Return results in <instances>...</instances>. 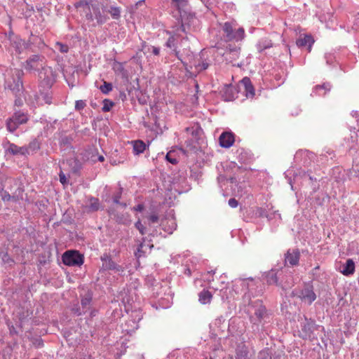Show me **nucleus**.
<instances>
[{
	"label": "nucleus",
	"mask_w": 359,
	"mask_h": 359,
	"mask_svg": "<svg viewBox=\"0 0 359 359\" xmlns=\"http://www.w3.org/2000/svg\"><path fill=\"white\" fill-rule=\"evenodd\" d=\"M114 105V102H112L108 99H104L103 100V107L102 108V110L104 112L109 111Z\"/></svg>",
	"instance_id": "40"
},
{
	"label": "nucleus",
	"mask_w": 359,
	"mask_h": 359,
	"mask_svg": "<svg viewBox=\"0 0 359 359\" xmlns=\"http://www.w3.org/2000/svg\"><path fill=\"white\" fill-rule=\"evenodd\" d=\"M10 179H12L11 177H9V178H6V182L9 184V186H8V189L10 190V191L12 193V191H14L15 189L17 188V187L15 185H14L13 184H11L9 182V180Z\"/></svg>",
	"instance_id": "58"
},
{
	"label": "nucleus",
	"mask_w": 359,
	"mask_h": 359,
	"mask_svg": "<svg viewBox=\"0 0 359 359\" xmlns=\"http://www.w3.org/2000/svg\"><path fill=\"white\" fill-rule=\"evenodd\" d=\"M341 272L344 276H350L355 272V263L351 259H348L346 263L343 265V269Z\"/></svg>",
	"instance_id": "24"
},
{
	"label": "nucleus",
	"mask_w": 359,
	"mask_h": 359,
	"mask_svg": "<svg viewBox=\"0 0 359 359\" xmlns=\"http://www.w3.org/2000/svg\"><path fill=\"white\" fill-rule=\"evenodd\" d=\"M237 282L240 283L241 285L245 287L246 289H248L250 287L249 282L253 283L254 279L252 278H239L237 280Z\"/></svg>",
	"instance_id": "43"
},
{
	"label": "nucleus",
	"mask_w": 359,
	"mask_h": 359,
	"mask_svg": "<svg viewBox=\"0 0 359 359\" xmlns=\"http://www.w3.org/2000/svg\"><path fill=\"white\" fill-rule=\"evenodd\" d=\"M229 181L231 182V183H233H233H234V184H236V183H237V182H238V180H237V179H236V177H230V178H229Z\"/></svg>",
	"instance_id": "61"
},
{
	"label": "nucleus",
	"mask_w": 359,
	"mask_h": 359,
	"mask_svg": "<svg viewBox=\"0 0 359 359\" xmlns=\"http://www.w3.org/2000/svg\"><path fill=\"white\" fill-rule=\"evenodd\" d=\"M145 0H140L139 1H137L135 4V6L137 7V6H141L144 2Z\"/></svg>",
	"instance_id": "62"
},
{
	"label": "nucleus",
	"mask_w": 359,
	"mask_h": 359,
	"mask_svg": "<svg viewBox=\"0 0 359 359\" xmlns=\"http://www.w3.org/2000/svg\"><path fill=\"white\" fill-rule=\"evenodd\" d=\"M23 72L19 69H11L5 74V88L17 95L22 89Z\"/></svg>",
	"instance_id": "1"
},
{
	"label": "nucleus",
	"mask_w": 359,
	"mask_h": 359,
	"mask_svg": "<svg viewBox=\"0 0 359 359\" xmlns=\"http://www.w3.org/2000/svg\"><path fill=\"white\" fill-rule=\"evenodd\" d=\"M134 210L138 212H142L144 210V205L142 204H138L134 208Z\"/></svg>",
	"instance_id": "60"
},
{
	"label": "nucleus",
	"mask_w": 359,
	"mask_h": 359,
	"mask_svg": "<svg viewBox=\"0 0 359 359\" xmlns=\"http://www.w3.org/2000/svg\"><path fill=\"white\" fill-rule=\"evenodd\" d=\"M300 252L298 249L288 250L285 255V264L291 266L299 264Z\"/></svg>",
	"instance_id": "15"
},
{
	"label": "nucleus",
	"mask_w": 359,
	"mask_h": 359,
	"mask_svg": "<svg viewBox=\"0 0 359 359\" xmlns=\"http://www.w3.org/2000/svg\"><path fill=\"white\" fill-rule=\"evenodd\" d=\"M73 138L71 136L62 135L60 139V144L62 147H65V149L70 148L72 149V142Z\"/></svg>",
	"instance_id": "32"
},
{
	"label": "nucleus",
	"mask_w": 359,
	"mask_h": 359,
	"mask_svg": "<svg viewBox=\"0 0 359 359\" xmlns=\"http://www.w3.org/2000/svg\"><path fill=\"white\" fill-rule=\"evenodd\" d=\"M235 50H237L238 52H240L241 48L236 46H233L229 44L226 46V52L224 53V56L226 60H228V56L230 55V53H234Z\"/></svg>",
	"instance_id": "38"
},
{
	"label": "nucleus",
	"mask_w": 359,
	"mask_h": 359,
	"mask_svg": "<svg viewBox=\"0 0 359 359\" xmlns=\"http://www.w3.org/2000/svg\"><path fill=\"white\" fill-rule=\"evenodd\" d=\"M186 130L194 136H197L201 132V128L198 125H194L191 127L187 128Z\"/></svg>",
	"instance_id": "39"
},
{
	"label": "nucleus",
	"mask_w": 359,
	"mask_h": 359,
	"mask_svg": "<svg viewBox=\"0 0 359 359\" xmlns=\"http://www.w3.org/2000/svg\"><path fill=\"white\" fill-rule=\"evenodd\" d=\"M28 150V155L36 152L40 149V144L38 140H34L26 146Z\"/></svg>",
	"instance_id": "33"
},
{
	"label": "nucleus",
	"mask_w": 359,
	"mask_h": 359,
	"mask_svg": "<svg viewBox=\"0 0 359 359\" xmlns=\"http://www.w3.org/2000/svg\"><path fill=\"white\" fill-rule=\"evenodd\" d=\"M210 65V60L204 57V54L201 53L199 57L194 62L190 67H194L196 72H201L208 68Z\"/></svg>",
	"instance_id": "16"
},
{
	"label": "nucleus",
	"mask_w": 359,
	"mask_h": 359,
	"mask_svg": "<svg viewBox=\"0 0 359 359\" xmlns=\"http://www.w3.org/2000/svg\"><path fill=\"white\" fill-rule=\"evenodd\" d=\"M86 19L89 21H93L94 20V15L91 13H87L86 14Z\"/></svg>",
	"instance_id": "59"
},
{
	"label": "nucleus",
	"mask_w": 359,
	"mask_h": 359,
	"mask_svg": "<svg viewBox=\"0 0 359 359\" xmlns=\"http://www.w3.org/2000/svg\"><path fill=\"white\" fill-rule=\"evenodd\" d=\"M144 238H143V242H142L140 244V245H139V247L137 248V251L135 253L136 256H137L138 257H141L142 256V253L143 252L142 248L144 246Z\"/></svg>",
	"instance_id": "56"
},
{
	"label": "nucleus",
	"mask_w": 359,
	"mask_h": 359,
	"mask_svg": "<svg viewBox=\"0 0 359 359\" xmlns=\"http://www.w3.org/2000/svg\"><path fill=\"white\" fill-rule=\"evenodd\" d=\"M72 311L74 313H75L76 316H81L83 313H85V311L82 308L80 307L79 304H75L73 306Z\"/></svg>",
	"instance_id": "46"
},
{
	"label": "nucleus",
	"mask_w": 359,
	"mask_h": 359,
	"mask_svg": "<svg viewBox=\"0 0 359 359\" xmlns=\"http://www.w3.org/2000/svg\"><path fill=\"white\" fill-rule=\"evenodd\" d=\"M241 85L244 87L246 97H252L255 95V89L248 77H244L241 80Z\"/></svg>",
	"instance_id": "22"
},
{
	"label": "nucleus",
	"mask_w": 359,
	"mask_h": 359,
	"mask_svg": "<svg viewBox=\"0 0 359 359\" xmlns=\"http://www.w3.org/2000/svg\"><path fill=\"white\" fill-rule=\"evenodd\" d=\"M240 52L235 50L234 53H230V55L228 56L229 62H232L233 60H237L239 57Z\"/></svg>",
	"instance_id": "52"
},
{
	"label": "nucleus",
	"mask_w": 359,
	"mask_h": 359,
	"mask_svg": "<svg viewBox=\"0 0 359 359\" xmlns=\"http://www.w3.org/2000/svg\"><path fill=\"white\" fill-rule=\"evenodd\" d=\"M166 159L172 164H176L177 163V158L172 156V152H168L166 155Z\"/></svg>",
	"instance_id": "55"
},
{
	"label": "nucleus",
	"mask_w": 359,
	"mask_h": 359,
	"mask_svg": "<svg viewBox=\"0 0 359 359\" xmlns=\"http://www.w3.org/2000/svg\"><path fill=\"white\" fill-rule=\"evenodd\" d=\"M92 302V295L90 293L86 294L81 300V308L86 312L90 308Z\"/></svg>",
	"instance_id": "31"
},
{
	"label": "nucleus",
	"mask_w": 359,
	"mask_h": 359,
	"mask_svg": "<svg viewBox=\"0 0 359 359\" xmlns=\"http://www.w3.org/2000/svg\"><path fill=\"white\" fill-rule=\"evenodd\" d=\"M133 143V152L135 154H140L144 152L146 149L145 143L142 140H136Z\"/></svg>",
	"instance_id": "30"
},
{
	"label": "nucleus",
	"mask_w": 359,
	"mask_h": 359,
	"mask_svg": "<svg viewBox=\"0 0 359 359\" xmlns=\"http://www.w3.org/2000/svg\"><path fill=\"white\" fill-rule=\"evenodd\" d=\"M46 65L45 57L41 55H32L25 61L24 67L29 72H39L43 66Z\"/></svg>",
	"instance_id": "7"
},
{
	"label": "nucleus",
	"mask_w": 359,
	"mask_h": 359,
	"mask_svg": "<svg viewBox=\"0 0 359 359\" xmlns=\"http://www.w3.org/2000/svg\"><path fill=\"white\" fill-rule=\"evenodd\" d=\"M101 8L102 13H106L107 15L109 13L113 19L118 20L121 17V8L108 1L102 2Z\"/></svg>",
	"instance_id": "13"
},
{
	"label": "nucleus",
	"mask_w": 359,
	"mask_h": 359,
	"mask_svg": "<svg viewBox=\"0 0 359 359\" xmlns=\"http://www.w3.org/2000/svg\"><path fill=\"white\" fill-rule=\"evenodd\" d=\"M59 178H60V182L62 185H66L68 184V180L62 171H61L60 172Z\"/></svg>",
	"instance_id": "50"
},
{
	"label": "nucleus",
	"mask_w": 359,
	"mask_h": 359,
	"mask_svg": "<svg viewBox=\"0 0 359 359\" xmlns=\"http://www.w3.org/2000/svg\"><path fill=\"white\" fill-rule=\"evenodd\" d=\"M100 259L102 262V269L104 270L112 271L121 276L125 272V268L123 266L116 264L108 254H103L101 256Z\"/></svg>",
	"instance_id": "8"
},
{
	"label": "nucleus",
	"mask_w": 359,
	"mask_h": 359,
	"mask_svg": "<svg viewBox=\"0 0 359 359\" xmlns=\"http://www.w3.org/2000/svg\"><path fill=\"white\" fill-rule=\"evenodd\" d=\"M62 262L67 266H81L83 263V257L76 251H67L62 255Z\"/></svg>",
	"instance_id": "10"
},
{
	"label": "nucleus",
	"mask_w": 359,
	"mask_h": 359,
	"mask_svg": "<svg viewBox=\"0 0 359 359\" xmlns=\"http://www.w3.org/2000/svg\"><path fill=\"white\" fill-rule=\"evenodd\" d=\"M249 306L254 310V316L251 317V321L254 324L261 323L262 320L269 318L266 307L261 300L251 302Z\"/></svg>",
	"instance_id": "5"
},
{
	"label": "nucleus",
	"mask_w": 359,
	"mask_h": 359,
	"mask_svg": "<svg viewBox=\"0 0 359 359\" xmlns=\"http://www.w3.org/2000/svg\"><path fill=\"white\" fill-rule=\"evenodd\" d=\"M28 43H29V49L32 51L34 50L32 48V46H36L39 49H42L45 46V43L43 39L37 36L32 35V36L28 40Z\"/></svg>",
	"instance_id": "25"
},
{
	"label": "nucleus",
	"mask_w": 359,
	"mask_h": 359,
	"mask_svg": "<svg viewBox=\"0 0 359 359\" xmlns=\"http://www.w3.org/2000/svg\"><path fill=\"white\" fill-rule=\"evenodd\" d=\"M1 259L4 264L11 266L14 264V260L8 255L6 252H1L0 253Z\"/></svg>",
	"instance_id": "35"
},
{
	"label": "nucleus",
	"mask_w": 359,
	"mask_h": 359,
	"mask_svg": "<svg viewBox=\"0 0 359 359\" xmlns=\"http://www.w3.org/2000/svg\"><path fill=\"white\" fill-rule=\"evenodd\" d=\"M28 119V116L26 113L22 111H17L13 114L11 117L7 119V130L11 133H13L16 130L20 125L26 123Z\"/></svg>",
	"instance_id": "6"
},
{
	"label": "nucleus",
	"mask_w": 359,
	"mask_h": 359,
	"mask_svg": "<svg viewBox=\"0 0 359 359\" xmlns=\"http://www.w3.org/2000/svg\"><path fill=\"white\" fill-rule=\"evenodd\" d=\"M223 38L225 41L239 42L245 39V33L243 27H236V24L226 22L222 27Z\"/></svg>",
	"instance_id": "2"
},
{
	"label": "nucleus",
	"mask_w": 359,
	"mask_h": 359,
	"mask_svg": "<svg viewBox=\"0 0 359 359\" xmlns=\"http://www.w3.org/2000/svg\"><path fill=\"white\" fill-rule=\"evenodd\" d=\"M266 281L269 284L273 285V284H277L278 283V277L276 272L273 271H271L269 272L266 276Z\"/></svg>",
	"instance_id": "36"
},
{
	"label": "nucleus",
	"mask_w": 359,
	"mask_h": 359,
	"mask_svg": "<svg viewBox=\"0 0 359 359\" xmlns=\"http://www.w3.org/2000/svg\"><path fill=\"white\" fill-rule=\"evenodd\" d=\"M187 6V1L186 0H180L175 4H174V7H175L180 12V16H182V12L185 11V8Z\"/></svg>",
	"instance_id": "37"
},
{
	"label": "nucleus",
	"mask_w": 359,
	"mask_h": 359,
	"mask_svg": "<svg viewBox=\"0 0 359 359\" xmlns=\"http://www.w3.org/2000/svg\"><path fill=\"white\" fill-rule=\"evenodd\" d=\"M11 46L13 48L18 54L22 53L24 50L29 49V43L25 42L18 36H12L9 38Z\"/></svg>",
	"instance_id": "12"
},
{
	"label": "nucleus",
	"mask_w": 359,
	"mask_h": 359,
	"mask_svg": "<svg viewBox=\"0 0 359 359\" xmlns=\"http://www.w3.org/2000/svg\"><path fill=\"white\" fill-rule=\"evenodd\" d=\"M332 85L330 83H324L322 85H316L313 87L311 96H325L330 91Z\"/></svg>",
	"instance_id": "19"
},
{
	"label": "nucleus",
	"mask_w": 359,
	"mask_h": 359,
	"mask_svg": "<svg viewBox=\"0 0 359 359\" xmlns=\"http://www.w3.org/2000/svg\"><path fill=\"white\" fill-rule=\"evenodd\" d=\"M93 11L97 25H102L105 23L109 18L106 13H102L101 3L99 4L97 6H93Z\"/></svg>",
	"instance_id": "20"
},
{
	"label": "nucleus",
	"mask_w": 359,
	"mask_h": 359,
	"mask_svg": "<svg viewBox=\"0 0 359 359\" xmlns=\"http://www.w3.org/2000/svg\"><path fill=\"white\" fill-rule=\"evenodd\" d=\"M36 103L39 105L43 104H50L52 103V95L50 93H41L36 96Z\"/></svg>",
	"instance_id": "28"
},
{
	"label": "nucleus",
	"mask_w": 359,
	"mask_h": 359,
	"mask_svg": "<svg viewBox=\"0 0 359 359\" xmlns=\"http://www.w3.org/2000/svg\"><path fill=\"white\" fill-rule=\"evenodd\" d=\"M313 42L314 41L311 36L305 35L304 37L298 39L296 43L298 47L308 46L309 50H310Z\"/></svg>",
	"instance_id": "27"
},
{
	"label": "nucleus",
	"mask_w": 359,
	"mask_h": 359,
	"mask_svg": "<svg viewBox=\"0 0 359 359\" xmlns=\"http://www.w3.org/2000/svg\"><path fill=\"white\" fill-rule=\"evenodd\" d=\"M259 359H271V356L267 351H262L259 353Z\"/></svg>",
	"instance_id": "51"
},
{
	"label": "nucleus",
	"mask_w": 359,
	"mask_h": 359,
	"mask_svg": "<svg viewBox=\"0 0 359 359\" xmlns=\"http://www.w3.org/2000/svg\"><path fill=\"white\" fill-rule=\"evenodd\" d=\"M168 34H170V36L165 42V46L170 48L172 50V53L184 64V62L180 57L179 51L177 50V41L179 36L172 34L170 32H168Z\"/></svg>",
	"instance_id": "14"
},
{
	"label": "nucleus",
	"mask_w": 359,
	"mask_h": 359,
	"mask_svg": "<svg viewBox=\"0 0 359 359\" xmlns=\"http://www.w3.org/2000/svg\"><path fill=\"white\" fill-rule=\"evenodd\" d=\"M86 106V102L82 100H76L75 102V109L76 110H82Z\"/></svg>",
	"instance_id": "48"
},
{
	"label": "nucleus",
	"mask_w": 359,
	"mask_h": 359,
	"mask_svg": "<svg viewBox=\"0 0 359 359\" xmlns=\"http://www.w3.org/2000/svg\"><path fill=\"white\" fill-rule=\"evenodd\" d=\"M91 2V0H80L79 1L76 2L75 4V6L77 8H81V7H87L88 9H89L88 5Z\"/></svg>",
	"instance_id": "45"
},
{
	"label": "nucleus",
	"mask_w": 359,
	"mask_h": 359,
	"mask_svg": "<svg viewBox=\"0 0 359 359\" xmlns=\"http://www.w3.org/2000/svg\"><path fill=\"white\" fill-rule=\"evenodd\" d=\"M147 51L149 53H152L154 55H158L160 54V48L153 46H147Z\"/></svg>",
	"instance_id": "49"
},
{
	"label": "nucleus",
	"mask_w": 359,
	"mask_h": 359,
	"mask_svg": "<svg viewBox=\"0 0 359 359\" xmlns=\"http://www.w3.org/2000/svg\"><path fill=\"white\" fill-rule=\"evenodd\" d=\"M55 48L62 53H66L69 50L68 46L60 42H57L55 45Z\"/></svg>",
	"instance_id": "44"
},
{
	"label": "nucleus",
	"mask_w": 359,
	"mask_h": 359,
	"mask_svg": "<svg viewBox=\"0 0 359 359\" xmlns=\"http://www.w3.org/2000/svg\"><path fill=\"white\" fill-rule=\"evenodd\" d=\"M273 46V43L269 39L264 37L260 39L257 44L256 48L259 53L263 52L264 50L270 48Z\"/></svg>",
	"instance_id": "23"
},
{
	"label": "nucleus",
	"mask_w": 359,
	"mask_h": 359,
	"mask_svg": "<svg viewBox=\"0 0 359 359\" xmlns=\"http://www.w3.org/2000/svg\"><path fill=\"white\" fill-rule=\"evenodd\" d=\"M228 204L231 208H235L238 206V203L235 198H230L229 200Z\"/></svg>",
	"instance_id": "57"
},
{
	"label": "nucleus",
	"mask_w": 359,
	"mask_h": 359,
	"mask_svg": "<svg viewBox=\"0 0 359 359\" xmlns=\"http://www.w3.org/2000/svg\"><path fill=\"white\" fill-rule=\"evenodd\" d=\"M135 226L138 229V231L142 235H144L146 233V228L142 224L140 220H138L137 222H135Z\"/></svg>",
	"instance_id": "47"
},
{
	"label": "nucleus",
	"mask_w": 359,
	"mask_h": 359,
	"mask_svg": "<svg viewBox=\"0 0 359 359\" xmlns=\"http://www.w3.org/2000/svg\"><path fill=\"white\" fill-rule=\"evenodd\" d=\"M8 180L11 184H13L17 187V188L14 191H12V194H9V192L6 190L0 193V197L1 200L3 201H13L14 202H18L20 200H22L24 187L21 182H20L18 179H10Z\"/></svg>",
	"instance_id": "3"
},
{
	"label": "nucleus",
	"mask_w": 359,
	"mask_h": 359,
	"mask_svg": "<svg viewBox=\"0 0 359 359\" xmlns=\"http://www.w3.org/2000/svg\"><path fill=\"white\" fill-rule=\"evenodd\" d=\"M266 217L270 220V219H272L273 218L274 219H281V217H280V214L278 213V212H273V213H271V214H269L266 215Z\"/></svg>",
	"instance_id": "54"
},
{
	"label": "nucleus",
	"mask_w": 359,
	"mask_h": 359,
	"mask_svg": "<svg viewBox=\"0 0 359 359\" xmlns=\"http://www.w3.org/2000/svg\"><path fill=\"white\" fill-rule=\"evenodd\" d=\"M212 298V295L208 290H203L198 294V300L203 304L210 303Z\"/></svg>",
	"instance_id": "29"
},
{
	"label": "nucleus",
	"mask_w": 359,
	"mask_h": 359,
	"mask_svg": "<svg viewBox=\"0 0 359 359\" xmlns=\"http://www.w3.org/2000/svg\"><path fill=\"white\" fill-rule=\"evenodd\" d=\"M302 302L311 304L316 299V294L313 291L312 285H306L297 294Z\"/></svg>",
	"instance_id": "11"
},
{
	"label": "nucleus",
	"mask_w": 359,
	"mask_h": 359,
	"mask_svg": "<svg viewBox=\"0 0 359 359\" xmlns=\"http://www.w3.org/2000/svg\"><path fill=\"white\" fill-rule=\"evenodd\" d=\"M88 208L91 211H97L100 208L99 200L96 198L91 197L88 202Z\"/></svg>",
	"instance_id": "34"
},
{
	"label": "nucleus",
	"mask_w": 359,
	"mask_h": 359,
	"mask_svg": "<svg viewBox=\"0 0 359 359\" xmlns=\"http://www.w3.org/2000/svg\"><path fill=\"white\" fill-rule=\"evenodd\" d=\"M6 151L12 155H20V156H28V150L26 146L18 147V145L8 142Z\"/></svg>",
	"instance_id": "18"
},
{
	"label": "nucleus",
	"mask_w": 359,
	"mask_h": 359,
	"mask_svg": "<svg viewBox=\"0 0 359 359\" xmlns=\"http://www.w3.org/2000/svg\"><path fill=\"white\" fill-rule=\"evenodd\" d=\"M219 144L222 147L229 148L234 142V137L231 133H223L219 139Z\"/></svg>",
	"instance_id": "21"
},
{
	"label": "nucleus",
	"mask_w": 359,
	"mask_h": 359,
	"mask_svg": "<svg viewBox=\"0 0 359 359\" xmlns=\"http://www.w3.org/2000/svg\"><path fill=\"white\" fill-rule=\"evenodd\" d=\"M100 90L104 94H108L112 90V84L104 81L103 85L100 87Z\"/></svg>",
	"instance_id": "41"
},
{
	"label": "nucleus",
	"mask_w": 359,
	"mask_h": 359,
	"mask_svg": "<svg viewBox=\"0 0 359 359\" xmlns=\"http://www.w3.org/2000/svg\"><path fill=\"white\" fill-rule=\"evenodd\" d=\"M149 224L157 223L158 222V216L156 214H152L148 217Z\"/></svg>",
	"instance_id": "53"
},
{
	"label": "nucleus",
	"mask_w": 359,
	"mask_h": 359,
	"mask_svg": "<svg viewBox=\"0 0 359 359\" xmlns=\"http://www.w3.org/2000/svg\"><path fill=\"white\" fill-rule=\"evenodd\" d=\"M39 79L41 86L50 89L55 81V74L53 69L46 65L39 71Z\"/></svg>",
	"instance_id": "4"
},
{
	"label": "nucleus",
	"mask_w": 359,
	"mask_h": 359,
	"mask_svg": "<svg viewBox=\"0 0 359 359\" xmlns=\"http://www.w3.org/2000/svg\"><path fill=\"white\" fill-rule=\"evenodd\" d=\"M316 329V325L314 320L304 317V320L301 323L299 335L304 339H311L313 338V332Z\"/></svg>",
	"instance_id": "9"
},
{
	"label": "nucleus",
	"mask_w": 359,
	"mask_h": 359,
	"mask_svg": "<svg viewBox=\"0 0 359 359\" xmlns=\"http://www.w3.org/2000/svg\"><path fill=\"white\" fill-rule=\"evenodd\" d=\"M248 353L249 352L245 345H239L236 350V359H250Z\"/></svg>",
	"instance_id": "26"
},
{
	"label": "nucleus",
	"mask_w": 359,
	"mask_h": 359,
	"mask_svg": "<svg viewBox=\"0 0 359 359\" xmlns=\"http://www.w3.org/2000/svg\"><path fill=\"white\" fill-rule=\"evenodd\" d=\"M162 229L168 234H172L177 228V223L174 217H165L161 222Z\"/></svg>",
	"instance_id": "17"
},
{
	"label": "nucleus",
	"mask_w": 359,
	"mask_h": 359,
	"mask_svg": "<svg viewBox=\"0 0 359 359\" xmlns=\"http://www.w3.org/2000/svg\"><path fill=\"white\" fill-rule=\"evenodd\" d=\"M4 191H5L4 190V185L1 182H0V193H1Z\"/></svg>",
	"instance_id": "63"
},
{
	"label": "nucleus",
	"mask_w": 359,
	"mask_h": 359,
	"mask_svg": "<svg viewBox=\"0 0 359 359\" xmlns=\"http://www.w3.org/2000/svg\"><path fill=\"white\" fill-rule=\"evenodd\" d=\"M104 156H99V157H98V161H99L102 162V161H104Z\"/></svg>",
	"instance_id": "64"
},
{
	"label": "nucleus",
	"mask_w": 359,
	"mask_h": 359,
	"mask_svg": "<svg viewBox=\"0 0 359 359\" xmlns=\"http://www.w3.org/2000/svg\"><path fill=\"white\" fill-rule=\"evenodd\" d=\"M123 188L120 187L118 191L113 196V202L116 204H119L126 206V203H121L119 200L121 198Z\"/></svg>",
	"instance_id": "42"
}]
</instances>
